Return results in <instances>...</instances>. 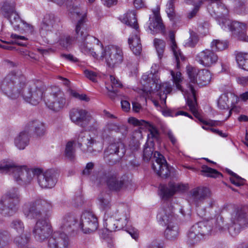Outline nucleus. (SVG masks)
<instances>
[{"instance_id":"obj_1","label":"nucleus","mask_w":248,"mask_h":248,"mask_svg":"<svg viewBox=\"0 0 248 248\" xmlns=\"http://www.w3.org/2000/svg\"><path fill=\"white\" fill-rule=\"evenodd\" d=\"M26 84L27 79L24 75L12 71L3 79L1 89L9 98L16 99L21 96L26 102L37 105L43 98L44 83L39 80H32L30 82L27 91L24 92Z\"/></svg>"},{"instance_id":"obj_2","label":"nucleus","mask_w":248,"mask_h":248,"mask_svg":"<svg viewBox=\"0 0 248 248\" xmlns=\"http://www.w3.org/2000/svg\"><path fill=\"white\" fill-rule=\"evenodd\" d=\"M226 230L223 218L218 216L209 220L199 222L193 225L187 233V244L191 246L197 245L204 236L214 232H223Z\"/></svg>"},{"instance_id":"obj_3","label":"nucleus","mask_w":248,"mask_h":248,"mask_svg":"<svg viewBox=\"0 0 248 248\" xmlns=\"http://www.w3.org/2000/svg\"><path fill=\"white\" fill-rule=\"evenodd\" d=\"M186 72L189 78L188 90H186L184 95L190 110L194 114H197V104L196 99V91L194 86H205L208 84L211 79V74L208 70H198L191 66H187Z\"/></svg>"},{"instance_id":"obj_4","label":"nucleus","mask_w":248,"mask_h":248,"mask_svg":"<svg viewBox=\"0 0 248 248\" xmlns=\"http://www.w3.org/2000/svg\"><path fill=\"white\" fill-rule=\"evenodd\" d=\"M157 71L158 66L155 64H153L150 74L142 76L141 80L145 83H143V88L139 89L138 93L146 98L149 97V94L153 93L155 91H159L157 94L162 103L165 104L167 95L171 92L172 87L168 82L159 84L155 75Z\"/></svg>"},{"instance_id":"obj_5","label":"nucleus","mask_w":248,"mask_h":248,"mask_svg":"<svg viewBox=\"0 0 248 248\" xmlns=\"http://www.w3.org/2000/svg\"><path fill=\"white\" fill-rule=\"evenodd\" d=\"M0 172L12 174L16 181L20 185H27L31 183L40 169H27L26 167L17 166L14 163H7L0 165Z\"/></svg>"},{"instance_id":"obj_6","label":"nucleus","mask_w":248,"mask_h":248,"mask_svg":"<svg viewBox=\"0 0 248 248\" xmlns=\"http://www.w3.org/2000/svg\"><path fill=\"white\" fill-rule=\"evenodd\" d=\"M52 208L50 202L42 199H37L29 202L23 206L25 216L30 219H44L48 218Z\"/></svg>"},{"instance_id":"obj_7","label":"nucleus","mask_w":248,"mask_h":248,"mask_svg":"<svg viewBox=\"0 0 248 248\" xmlns=\"http://www.w3.org/2000/svg\"><path fill=\"white\" fill-rule=\"evenodd\" d=\"M154 151L153 141L146 142L143 150V160L147 161L150 160L153 156ZM153 156L155 162L152 164V169L157 175L162 178L168 177L170 175V171L164 157L157 151L154 152Z\"/></svg>"},{"instance_id":"obj_8","label":"nucleus","mask_w":248,"mask_h":248,"mask_svg":"<svg viewBox=\"0 0 248 248\" xmlns=\"http://www.w3.org/2000/svg\"><path fill=\"white\" fill-rule=\"evenodd\" d=\"M157 217L162 225L167 226L165 231L166 237L174 239L178 234V226L174 224L176 220L174 216L173 207L170 203H165L159 211Z\"/></svg>"},{"instance_id":"obj_9","label":"nucleus","mask_w":248,"mask_h":248,"mask_svg":"<svg viewBox=\"0 0 248 248\" xmlns=\"http://www.w3.org/2000/svg\"><path fill=\"white\" fill-rule=\"evenodd\" d=\"M20 201L21 196L17 188L9 189L0 200V213L5 217L13 215L17 211Z\"/></svg>"},{"instance_id":"obj_10","label":"nucleus","mask_w":248,"mask_h":248,"mask_svg":"<svg viewBox=\"0 0 248 248\" xmlns=\"http://www.w3.org/2000/svg\"><path fill=\"white\" fill-rule=\"evenodd\" d=\"M231 223L228 230L233 237L237 235L241 230L248 227V215L241 208H235L231 213Z\"/></svg>"},{"instance_id":"obj_11","label":"nucleus","mask_w":248,"mask_h":248,"mask_svg":"<svg viewBox=\"0 0 248 248\" xmlns=\"http://www.w3.org/2000/svg\"><path fill=\"white\" fill-rule=\"evenodd\" d=\"M93 44L100 45L102 49L103 48V45L98 39L93 36L89 35L86 31H81L80 35L78 34V48L80 52L85 55H90L97 58L98 55L93 51L92 47Z\"/></svg>"},{"instance_id":"obj_12","label":"nucleus","mask_w":248,"mask_h":248,"mask_svg":"<svg viewBox=\"0 0 248 248\" xmlns=\"http://www.w3.org/2000/svg\"><path fill=\"white\" fill-rule=\"evenodd\" d=\"M102 57L105 59L107 65L114 68L119 66L124 61L122 49L116 46H109L102 52Z\"/></svg>"},{"instance_id":"obj_13","label":"nucleus","mask_w":248,"mask_h":248,"mask_svg":"<svg viewBox=\"0 0 248 248\" xmlns=\"http://www.w3.org/2000/svg\"><path fill=\"white\" fill-rule=\"evenodd\" d=\"M47 107L54 111H58L62 109L65 105L66 99L63 91L59 88L53 87L49 95L45 99Z\"/></svg>"},{"instance_id":"obj_14","label":"nucleus","mask_w":248,"mask_h":248,"mask_svg":"<svg viewBox=\"0 0 248 248\" xmlns=\"http://www.w3.org/2000/svg\"><path fill=\"white\" fill-rule=\"evenodd\" d=\"M221 28L225 30L231 31L235 38L238 40L248 42V36L246 34V24L238 21L224 19L220 24Z\"/></svg>"},{"instance_id":"obj_15","label":"nucleus","mask_w":248,"mask_h":248,"mask_svg":"<svg viewBox=\"0 0 248 248\" xmlns=\"http://www.w3.org/2000/svg\"><path fill=\"white\" fill-rule=\"evenodd\" d=\"M54 232L52 233V230L48 218H46V217L44 219L37 220L32 230V233L35 238L37 241L40 242H44L49 237V239H50Z\"/></svg>"},{"instance_id":"obj_16","label":"nucleus","mask_w":248,"mask_h":248,"mask_svg":"<svg viewBox=\"0 0 248 248\" xmlns=\"http://www.w3.org/2000/svg\"><path fill=\"white\" fill-rule=\"evenodd\" d=\"M98 179L100 182L104 181L107 187L111 191H119L124 186V180L119 178L117 173L113 171L100 173Z\"/></svg>"},{"instance_id":"obj_17","label":"nucleus","mask_w":248,"mask_h":248,"mask_svg":"<svg viewBox=\"0 0 248 248\" xmlns=\"http://www.w3.org/2000/svg\"><path fill=\"white\" fill-rule=\"evenodd\" d=\"M97 218L91 212L85 211L82 213L79 222V227L83 233H91L95 231L98 228Z\"/></svg>"},{"instance_id":"obj_18","label":"nucleus","mask_w":248,"mask_h":248,"mask_svg":"<svg viewBox=\"0 0 248 248\" xmlns=\"http://www.w3.org/2000/svg\"><path fill=\"white\" fill-rule=\"evenodd\" d=\"M210 196V191L206 187H197L189 193V201L195 206L204 204L205 201Z\"/></svg>"},{"instance_id":"obj_19","label":"nucleus","mask_w":248,"mask_h":248,"mask_svg":"<svg viewBox=\"0 0 248 248\" xmlns=\"http://www.w3.org/2000/svg\"><path fill=\"white\" fill-rule=\"evenodd\" d=\"M70 241L68 235L64 232L56 231L49 239L48 248H69Z\"/></svg>"},{"instance_id":"obj_20","label":"nucleus","mask_w":248,"mask_h":248,"mask_svg":"<svg viewBox=\"0 0 248 248\" xmlns=\"http://www.w3.org/2000/svg\"><path fill=\"white\" fill-rule=\"evenodd\" d=\"M36 177L38 183L42 188H52L57 181L55 173L51 170L43 173L42 170L40 169V172L37 173Z\"/></svg>"},{"instance_id":"obj_21","label":"nucleus","mask_w":248,"mask_h":248,"mask_svg":"<svg viewBox=\"0 0 248 248\" xmlns=\"http://www.w3.org/2000/svg\"><path fill=\"white\" fill-rule=\"evenodd\" d=\"M196 61L205 67H210L215 64L218 60V56L212 49H205L196 56Z\"/></svg>"},{"instance_id":"obj_22","label":"nucleus","mask_w":248,"mask_h":248,"mask_svg":"<svg viewBox=\"0 0 248 248\" xmlns=\"http://www.w3.org/2000/svg\"><path fill=\"white\" fill-rule=\"evenodd\" d=\"M187 185L182 184L170 183L168 186L161 185L159 188L160 194L163 199H168L177 192H184L187 189Z\"/></svg>"},{"instance_id":"obj_23","label":"nucleus","mask_w":248,"mask_h":248,"mask_svg":"<svg viewBox=\"0 0 248 248\" xmlns=\"http://www.w3.org/2000/svg\"><path fill=\"white\" fill-rule=\"evenodd\" d=\"M57 21V18L54 14H46L41 24L39 30L41 35L45 37L50 34L56 26Z\"/></svg>"},{"instance_id":"obj_24","label":"nucleus","mask_w":248,"mask_h":248,"mask_svg":"<svg viewBox=\"0 0 248 248\" xmlns=\"http://www.w3.org/2000/svg\"><path fill=\"white\" fill-rule=\"evenodd\" d=\"M128 123L135 126H140V128H146L150 132L151 137L157 140L159 138V132L156 128L149 122L143 120H138L134 117H130L128 119Z\"/></svg>"},{"instance_id":"obj_25","label":"nucleus","mask_w":248,"mask_h":248,"mask_svg":"<svg viewBox=\"0 0 248 248\" xmlns=\"http://www.w3.org/2000/svg\"><path fill=\"white\" fill-rule=\"evenodd\" d=\"M236 61L240 68L248 71V53L239 52L236 56ZM237 82L243 86L248 84V76L237 78Z\"/></svg>"},{"instance_id":"obj_26","label":"nucleus","mask_w":248,"mask_h":248,"mask_svg":"<svg viewBox=\"0 0 248 248\" xmlns=\"http://www.w3.org/2000/svg\"><path fill=\"white\" fill-rule=\"evenodd\" d=\"M77 220L71 213H67L62 218L61 228L63 231L72 234L77 230Z\"/></svg>"},{"instance_id":"obj_27","label":"nucleus","mask_w":248,"mask_h":248,"mask_svg":"<svg viewBox=\"0 0 248 248\" xmlns=\"http://www.w3.org/2000/svg\"><path fill=\"white\" fill-rule=\"evenodd\" d=\"M128 41L129 46L133 53L136 55H140L142 50L140 36V30H134L132 35L128 38Z\"/></svg>"},{"instance_id":"obj_28","label":"nucleus","mask_w":248,"mask_h":248,"mask_svg":"<svg viewBox=\"0 0 248 248\" xmlns=\"http://www.w3.org/2000/svg\"><path fill=\"white\" fill-rule=\"evenodd\" d=\"M125 152L124 144L121 141H117L108 146L105 151V156L116 155L118 156V158L116 159V161L124 156Z\"/></svg>"},{"instance_id":"obj_29","label":"nucleus","mask_w":248,"mask_h":248,"mask_svg":"<svg viewBox=\"0 0 248 248\" xmlns=\"http://www.w3.org/2000/svg\"><path fill=\"white\" fill-rule=\"evenodd\" d=\"M169 36L170 41V48L175 59L176 66L177 68H179L180 67V62L185 60V57L177 47L175 40V35L172 31H170Z\"/></svg>"},{"instance_id":"obj_30","label":"nucleus","mask_w":248,"mask_h":248,"mask_svg":"<svg viewBox=\"0 0 248 248\" xmlns=\"http://www.w3.org/2000/svg\"><path fill=\"white\" fill-rule=\"evenodd\" d=\"M93 121L91 113L85 109L78 110V126L85 130L90 129V124Z\"/></svg>"},{"instance_id":"obj_31","label":"nucleus","mask_w":248,"mask_h":248,"mask_svg":"<svg viewBox=\"0 0 248 248\" xmlns=\"http://www.w3.org/2000/svg\"><path fill=\"white\" fill-rule=\"evenodd\" d=\"M115 219L117 223V230L123 229L127 224L129 214L126 209L118 210L114 214Z\"/></svg>"},{"instance_id":"obj_32","label":"nucleus","mask_w":248,"mask_h":248,"mask_svg":"<svg viewBox=\"0 0 248 248\" xmlns=\"http://www.w3.org/2000/svg\"><path fill=\"white\" fill-rule=\"evenodd\" d=\"M149 19L150 23L148 28L152 34L154 35L159 32L165 33V28L161 18H152L150 17Z\"/></svg>"},{"instance_id":"obj_33","label":"nucleus","mask_w":248,"mask_h":248,"mask_svg":"<svg viewBox=\"0 0 248 248\" xmlns=\"http://www.w3.org/2000/svg\"><path fill=\"white\" fill-rule=\"evenodd\" d=\"M16 3L13 0L5 1L3 2L0 10V14L5 18H9L16 12Z\"/></svg>"},{"instance_id":"obj_34","label":"nucleus","mask_w":248,"mask_h":248,"mask_svg":"<svg viewBox=\"0 0 248 248\" xmlns=\"http://www.w3.org/2000/svg\"><path fill=\"white\" fill-rule=\"evenodd\" d=\"M29 143L28 132H20L15 139V144L20 150L24 149Z\"/></svg>"},{"instance_id":"obj_35","label":"nucleus","mask_w":248,"mask_h":248,"mask_svg":"<svg viewBox=\"0 0 248 248\" xmlns=\"http://www.w3.org/2000/svg\"><path fill=\"white\" fill-rule=\"evenodd\" d=\"M123 21L125 24L133 28L134 30H139V25L134 11H131L124 15Z\"/></svg>"},{"instance_id":"obj_36","label":"nucleus","mask_w":248,"mask_h":248,"mask_svg":"<svg viewBox=\"0 0 248 248\" xmlns=\"http://www.w3.org/2000/svg\"><path fill=\"white\" fill-rule=\"evenodd\" d=\"M247 0H232L233 11L238 15L246 14L248 12L246 5Z\"/></svg>"},{"instance_id":"obj_37","label":"nucleus","mask_w":248,"mask_h":248,"mask_svg":"<svg viewBox=\"0 0 248 248\" xmlns=\"http://www.w3.org/2000/svg\"><path fill=\"white\" fill-rule=\"evenodd\" d=\"M69 17L72 19L78 18V0H66L65 3Z\"/></svg>"},{"instance_id":"obj_38","label":"nucleus","mask_w":248,"mask_h":248,"mask_svg":"<svg viewBox=\"0 0 248 248\" xmlns=\"http://www.w3.org/2000/svg\"><path fill=\"white\" fill-rule=\"evenodd\" d=\"M11 38H12V39H15L17 40H16L14 42V41L8 42H4V43H5V44H4V45L0 44V47L1 48H3L4 49H5L12 50L14 48V47H13L11 46H9V44L11 43L16 44H17L18 45L21 46H26L25 44L22 43L18 41V40H27V39L25 37H24L23 36L18 35L16 34L12 33L11 35Z\"/></svg>"},{"instance_id":"obj_39","label":"nucleus","mask_w":248,"mask_h":248,"mask_svg":"<svg viewBox=\"0 0 248 248\" xmlns=\"http://www.w3.org/2000/svg\"><path fill=\"white\" fill-rule=\"evenodd\" d=\"M27 127L28 129L33 130L38 136L43 135L45 132L44 124L37 120L30 122Z\"/></svg>"},{"instance_id":"obj_40","label":"nucleus","mask_w":248,"mask_h":248,"mask_svg":"<svg viewBox=\"0 0 248 248\" xmlns=\"http://www.w3.org/2000/svg\"><path fill=\"white\" fill-rule=\"evenodd\" d=\"M30 240V234L29 233H21L20 235L16 236L14 240V243L18 247L22 248L26 246Z\"/></svg>"},{"instance_id":"obj_41","label":"nucleus","mask_w":248,"mask_h":248,"mask_svg":"<svg viewBox=\"0 0 248 248\" xmlns=\"http://www.w3.org/2000/svg\"><path fill=\"white\" fill-rule=\"evenodd\" d=\"M74 144H75L74 141H68L66 145L64 151L65 157L71 161L76 157V149L74 147Z\"/></svg>"},{"instance_id":"obj_42","label":"nucleus","mask_w":248,"mask_h":248,"mask_svg":"<svg viewBox=\"0 0 248 248\" xmlns=\"http://www.w3.org/2000/svg\"><path fill=\"white\" fill-rule=\"evenodd\" d=\"M87 14V10H84L81 13L78 12V34L80 33L82 31H87L86 22L88 21V19Z\"/></svg>"},{"instance_id":"obj_43","label":"nucleus","mask_w":248,"mask_h":248,"mask_svg":"<svg viewBox=\"0 0 248 248\" xmlns=\"http://www.w3.org/2000/svg\"><path fill=\"white\" fill-rule=\"evenodd\" d=\"M228 47L227 43L219 39L213 40L210 44V47L214 51H222Z\"/></svg>"},{"instance_id":"obj_44","label":"nucleus","mask_w":248,"mask_h":248,"mask_svg":"<svg viewBox=\"0 0 248 248\" xmlns=\"http://www.w3.org/2000/svg\"><path fill=\"white\" fill-rule=\"evenodd\" d=\"M10 238V234L8 231L0 229V248L7 246L9 243Z\"/></svg>"},{"instance_id":"obj_45","label":"nucleus","mask_w":248,"mask_h":248,"mask_svg":"<svg viewBox=\"0 0 248 248\" xmlns=\"http://www.w3.org/2000/svg\"><path fill=\"white\" fill-rule=\"evenodd\" d=\"M154 44L157 51L158 57L161 59L163 57L166 46L165 42L160 39L155 38L154 40Z\"/></svg>"},{"instance_id":"obj_46","label":"nucleus","mask_w":248,"mask_h":248,"mask_svg":"<svg viewBox=\"0 0 248 248\" xmlns=\"http://www.w3.org/2000/svg\"><path fill=\"white\" fill-rule=\"evenodd\" d=\"M12 26L15 31H29L31 32L33 31V27L31 25L27 23L21 19L20 22H15Z\"/></svg>"},{"instance_id":"obj_47","label":"nucleus","mask_w":248,"mask_h":248,"mask_svg":"<svg viewBox=\"0 0 248 248\" xmlns=\"http://www.w3.org/2000/svg\"><path fill=\"white\" fill-rule=\"evenodd\" d=\"M201 171L204 173V175L207 177L212 178H217L219 176L222 177V174L217 170L208 167L207 166L203 165L202 167Z\"/></svg>"},{"instance_id":"obj_48","label":"nucleus","mask_w":248,"mask_h":248,"mask_svg":"<svg viewBox=\"0 0 248 248\" xmlns=\"http://www.w3.org/2000/svg\"><path fill=\"white\" fill-rule=\"evenodd\" d=\"M116 224L114 215L113 217H108L105 219L104 225L109 232H112L118 230Z\"/></svg>"},{"instance_id":"obj_49","label":"nucleus","mask_w":248,"mask_h":248,"mask_svg":"<svg viewBox=\"0 0 248 248\" xmlns=\"http://www.w3.org/2000/svg\"><path fill=\"white\" fill-rule=\"evenodd\" d=\"M229 100L228 93H223L219 97L217 105L221 109H228L229 108Z\"/></svg>"},{"instance_id":"obj_50","label":"nucleus","mask_w":248,"mask_h":248,"mask_svg":"<svg viewBox=\"0 0 248 248\" xmlns=\"http://www.w3.org/2000/svg\"><path fill=\"white\" fill-rule=\"evenodd\" d=\"M229 173L232 176V177L230 178V180L232 184L237 186H239L245 184V180L244 179L239 176L232 171H229Z\"/></svg>"},{"instance_id":"obj_51","label":"nucleus","mask_w":248,"mask_h":248,"mask_svg":"<svg viewBox=\"0 0 248 248\" xmlns=\"http://www.w3.org/2000/svg\"><path fill=\"white\" fill-rule=\"evenodd\" d=\"M170 74L173 78V83L175 84L176 88L184 93L180 84L182 81L181 73L180 72H177L175 73L173 71H171Z\"/></svg>"},{"instance_id":"obj_52","label":"nucleus","mask_w":248,"mask_h":248,"mask_svg":"<svg viewBox=\"0 0 248 248\" xmlns=\"http://www.w3.org/2000/svg\"><path fill=\"white\" fill-rule=\"evenodd\" d=\"M11 227L19 233H22L24 231V224L23 222L19 219L13 220L11 223Z\"/></svg>"},{"instance_id":"obj_53","label":"nucleus","mask_w":248,"mask_h":248,"mask_svg":"<svg viewBox=\"0 0 248 248\" xmlns=\"http://www.w3.org/2000/svg\"><path fill=\"white\" fill-rule=\"evenodd\" d=\"M175 0H169L166 5V12L169 18L173 19L175 16L174 2Z\"/></svg>"},{"instance_id":"obj_54","label":"nucleus","mask_w":248,"mask_h":248,"mask_svg":"<svg viewBox=\"0 0 248 248\" xmlns=\"http://www.w3.org/2000/svg\"><path fill=\"white\" fill-rule=\"evenodd\" d=\"M98 201L100 206L104 209H107L109 208L110 201L108 198V195H100L98 197Z\"/></svg>"},{"instance_id":"obj_55","label":"nucleus","mask_w":248,"mask_h":248,"mask_svg":"<svg viewBox=\"0 0 248 248\" xmlns=\"http://www.w3.org/2000/svg\"><path fill=\"white\" fill-rule=\"evenodd\" d=\"M73 42V38L69 36H67L62 37L60 39V44L63 47L68 48L72 45Z\"/></svg>"},{"instance_id":"obj_56","label":"nucleus","mask_w":248,"mask_h":248,"mask_svg":"<svg viewBox=\"0 0 248 248\" xmlns=\"http://www.w3.org/2000/svg\"><path fill=\"white\" fill-rule=\"evenodd\" d=\"M199 41L197 35L194 32L190 33V36L186 43V45L189 47H194Z\"/></svg>"},{"instance_id":"obj_57","label":"nucleus","mask_w":248,"mask_h":248,"mask_svg":"<svg viewBox=\"0 0 248 248\" xmlns=\"http://www.w3.org/2000/svg\"><path fill=\"white\" fill-rule=\"evenodd\" d=\"M197 114H195L193 113L194 116L197 117L200 122H201L202 124L207 125H211V126H216V125H220L222 124L221 122L219 121H206L203 120L201 117L200 116V114L198 112V110H197Z\"/></svg>"},{"instance_id":"obj_58","label":"nucleus","mask_w":248,"mask_h":248,"mask_svg":"<svg viewBox=\"0 0 248 248\" xmlns=\"http://www.w3.org/2000/svg\"><path fill=\"white\" fill-rule=\"evenodd\" d=\"M83 73L85 76L87 78H89L93 82L96 81L97 74L96 72L86 69L83 70Z\"/></svg>"},{"instance_id":"obj_59","label":"nucleus","mask_w":248,"mask_h":248,"mask_svg":"<svg viewBox=\"0 0 248 248\" xmlns=\"http://www.w3.org/2000/svg\"><path fill=\"white\" fill-rule=\"evenodd\" d=\"M109 79L111 82V87L110 88L116 89L119 87H122V84L120 81L116 79L113 76L110 75L109 76Z\"/></svg>"},{"instance_id":"obj_60","label":"nucleus","mask_w":248,"mask_h":248,"mask_svg":"<svg viewBox=\"0 0 248 248\" xmlns=\"http://www.w3.org/2000/svg\"><path fill=\"white\" fill-rule=\"evenodd\" d=\"M69 116L71 121L77 124L78 123V108L71 109L69 112Z\"/></svg>"},{"instance_id":"obj_61","label":"nucleus","mask_w":248,"mask_h":248,"mask_svg":"<svg viewBox=\"0 0 248 248\" xmlns=\"http://www.w3.org/2000/svg\"><path fill=\"white\" fill-rule=\"evenodd\" d=\"M94 167V164L92 162L88 163L85 169L82 171V174L84 175L88 176L91 174Z\"/></svg>"},{"instance_id":"obj_62","label":"nucleus","mask_w":248,"mask_h":248,"mask_svg":"<svg viewBox=\"0 0 248 248\" xmlns=\"http://www.w3.org/2000/svg\"><path fill=\"white\" fill-rule=\"evenodd\" d=\"M6 18L9 20L10 22L12 25L15 24V22H21V19L18 15L16 13V12L13 13L12 15H11L9 18Z\"/></svg>"},{"instance_id":"obj_63","label":"nucleus","mask_w":248,"mask_h":248,"mask_svg":"<svg viewBox=\"0 0 248 248\" xmlns=\"http://www.w3.org/2000/svg\"><path fill=\"white\" fill-rule=\"evenodd\" d=\"M165 115L167 116H177L180 115H185L190 118H192V116H190L188 113L186 112H185L184 111H178L175 113H171L170 110H168L165 112Z\"/></svg>"},{"instance_id":"obj_64","label":"nucleus","mask_w":248,"mask_h":248,"mask_svg":"<svg viewBox=\"0 0 248 248\" xmlns=\"http://www.w3.org/2000/svg\"><path fill=\"white\" fill-rule=\"evenodd\" d=\"M195 206L196 207V211L198 215L201 217H204L206 214L205 207L202 206V205Z\"/></svg>"}]
</instances>
